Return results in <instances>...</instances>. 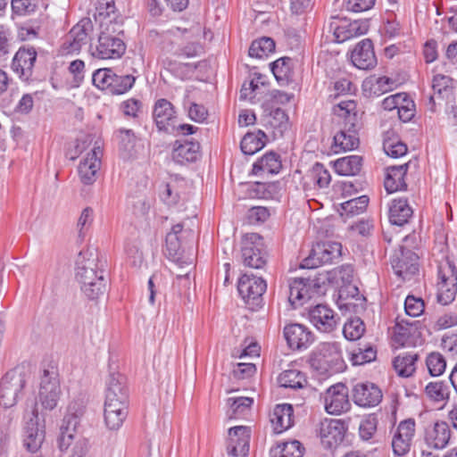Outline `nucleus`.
<instances>
[{"instance_id":"obj_8","label":"nucleus","mask_w":457,"mask_h":457,"mask_svg":"<svg viewBox=\"0 0 457 457\" xmlns=\"http://www.w3.org/2000/svg\"><path fill=\"white\" fill-rule=\"evenodd\" d=\"M45 425L39 424L37 403L34 405L30 417L26 421L24 432V446L31 453L37 452L45 440Z\"/></svg>"},{"instance_id":"obj_60","label":"nucleus","mask_w":457,"mask_h":457,"mask_svg":"<svg viewBox=\"0 0 457 457\" xmlns=\"http://www.w3.org/2000/svg\"><path fill=\"white\" fill-rule=\"evenodd\" d=\"M349 23L346 21H340V23L337 21H332L330 23V29L333 30L334 36L337 42H345L353 37V33L350 32Z\"/></svg>"},{"instance_id":"obj_50","label":"nucleus","mask_w":457,"mask_h":457,"mask_svg":"<svg viewBox=\"0 0 457 457\" xmlns=\"http://www.w3.org/2000/svg\"><path fill=\"white\" fill-rule=\"evenodd\" d=\"M377 352L372 346L357 347L351 353L353 365H362L376 359Z\"/></svg>"},{"instance_id":"obj_25","label":"nucleus","mask_w":457,"mask_h":457,"mask_svg":"<svg viewBox=\"0 0 457 457\" xmlns=\"http://www.w3.org/2000/svg\"><path fill=\"white\" fill-rule=\"evenodd\" d=\"M266 282L259 277L244 274L238 281V293L246 301L258 300L266 291Z\"/></svg>"},{"instance_id":"obj_27","label":"nucleus","mask_w":457,"mask_h":457,"mask_svg":"<svg viewBox=\"0 0 457 457\" xmlns=\"http://www.w3.org/2000/svg\"><path fill=\"white\" fill-rule=\"evenodd\" d=\"M358 128V125H344L334 136L333 147L336 153L352 151L358 147L360 143Z\"/></svg>"},{"instance_id":"obj_22","label":"nucleus","mask_w":457,"mask_h":457,"mask_svg":"<svg viewBox=\"0 0 457 457\" xmlns=\"http://www.w3.org/2000/svg\"><path fill=\"white\" fill-rule=\"evenodd\" d=\"M320 437L326 448L337 446L344 439V426L338 420H324L320 425Z\"/></svg>"},{"instance_id":"obj_59","label":"nucleus","mask_w":457,"mask_h":457,"mask_svg":"<svg viewBox=\"0 0 457 457\" xmlns=\"http://www.w3.org/2000/svg\"><path fill=\"white\" fill-rule=\"evenodd\" d=\"M427 395L435 401H443L448 398V386L443 382H431L426 386Z\"/></svg>"},{"instance_id":"obj_35","label":"nucleus","mask_w":457,"mask_h":457,"mask_svg":"<svg viewBox=\"0 0 457 457\" xmlns=\"http://www.w3.org/2000/svg\"><path fill=\"white\" fill-rule=\"evenodd\" d=\"M362 166V158L359 155H349L337 159L334 163L337 173L342 176L357 175Z\"/></svg>"},{"instance_id":"obj_58","label":"nucleus","mask_w":457,"mask_h":457,"mask_svg":"<svg viewBox=\"0 0 457 457\" xmlns=\"http://www.w3.org/2000/svg\"><path fill=\"white\" fill-rule=\"evenodd\" d=\"M89 285L81 286L84 295L90 300H96L103 295L106 290V282L104 277L99 278L98 281L88 283Z\"/></svg>"},{"instance_id":"obj_57","label":"nucleus","mask_w":457,"mask_h":457,"mask_svg":"<svg viewBox=\"0 0 457 457\" xmlns=\"http://www.w3.org/2000/svg\"><path fill=\"white\" fill-rule=\"evenodd\" d=\"M426 362L431 376H440L445 370L446 361L438 353H430L428 356Z\"/></svg>"},{"instance_id":"obj_64","label":"nucleus","mask_w":457,"mask_h":457,"mask_svg":"<svg viewBox=\"0 0 457 457\" xmlns=\"http://www.w3.org/2000/svg\"><path fill=\"white\" fill-rule=\"evenodd\" d=\"M141 109L142 103L135 98L128 99L120 104V110L128 117L137 118Z\"/></svg>"},{"instance_id":"obj_14","label":"nucleus","mask_w":457,"mask_h":457,"mask_svg":"<svg viewBox=\"0 0 457 457\" xmlns=\"http://www.w3.org/2000/svg\"><path fill=\"white\" fill-rule=\"evenodd\" d=\"M37 60V52L34 47H21L15 54L12 68L19 77L27 81L33 73V68Z\"/></svg>"},{"instance_id":"obj_33","label":"nucleus","mask_w":457,"mask_h":457,"mask_svg":"<svg viewBox=\"0 0 457 457\" xmlns=\"http://www.w3.org/2000/svg\"><path fill=\"white\" fill-rule=\"evenodd\" d=\"M178 144V142H176ZM200 156V145L198 142L185 141L184 143L176 145L172 158L180 163L185 162H195Z\"/></svg>"},{"instance_id":"obj_13","label":"nucleus","mask_w":457,"mask_h":457,"mask_svg":"<svg viewBox=\"0 0 457 457\" xmlns=\"http://www.w3.org/2000/svg\"><path fill=\"white\" fill-rule=\"evenodd\" d=\"M91 29L92 23L89 19L82 20L73 26L62 44L63 51L67 54L79 52L87 43L88 32Z\"/></svg>"},{"instance_id":"obj_45","label":"nucleus","mask_w":457,"mask_h":457,"mask_svg":"<svg viewBox=\"0 0 457 457\" xmlns=\"http://www.w3.org/2000/svg\"><path fill=\"white\" fill-rule=\"evenodd\" d=\"M166 254L174 262H180V261L186 259L179 237L174 234L166 236Z\"/></svg>"},{"instance_id":"obj_39","label":"nucleus","mask_w":457,"mask_h":457,"mask_svg":"<svg viewBox=\"0 0 457 457\" xmlns=\"http://www.w3.org/2000/svg\"><path fill=\"white\" fill-rule=\"evenodd\" d=\"M278 381L280 386L293 389L303 388L308 385L305 375L295 369L284 370L278 376Z\"/></svg>"},{"instance_id":"obj_47","label":"nucleus","mask_w":457,"mask_h":457,"mask_svg":"<svg viewBox=\"0 0 457 457\" xmlns=\"http://www.w3.org/2000/svg\"><path fill=\"white\" fill-rule=\"evenodd\" d=\"M76 428L77 427L75 420L68 421V424H64V422H62L61 427V434L58 437V446L62 452L67 451L72 444Z\"/></svg>"},{"instance_id":"obj_55","label":"nucleus","mask_w":457,"mask_h":457,"mask_svg":"<svg viewBox=\"0 0 457 457\" xmlns=\"http://www.w3.org/2000/svg\"><path fill=\"white\" fill-rule=\"evenodd\" d=\"M291 59L283 57L276 60L272 63L271 71L278 81H285L288 79L291 74Z\"/></svg>"},{"instance_id":"obj_30","label":"nucleus","mask_w":457,"mask_h":457,"mask_svg":"<svg viewBox=\"0 0 457 457\" xmlns=\"http://www.w3.org/2000/svg\"><path fill=\"white\" fill-rule=\"evenodd\" d=\"M292 415L293 408L290 404L277 405L270 414V422L274 432L279 434L289 428L293 424Z\"/></svg>"},{"instance_id":"obj_3","label":"nucleus","mask_w":457,"mask_h":457,"mask_svg":"<svg viewBox=\"0 0 457 457\" xmlns=\"http://www.w3.org/2000/svg\"><path fill=\"white\" fill-rule=\"evenodd\" d=\"M342 245L340 243L327 241L313 245L310 254L302 264L303 269H315L320 265L332 263L339 260Z\"/></svg>"},{"instance_id":"obj_17","label":"nucleus","mask_w":457,"mask_h":457,"mask_svg":"<svg viewBox=\"0 0 457 457\" xmlns=\"http://www.w3.org/2000/svg\"><path fill=\"white\" fill-rule=\"evenodd\" d=\"M261 237L258 234L252 233L246 236V240L242 247V256L245 266L253 269H261L266 263L265 253L255 245Z\"/></svg>"},{"instance_id":"obj_63","label":"nucleus","mask_w":457,"mask_h":457,"mask_svg":"<svg viewBox=\"0 0 457 457\" xmlns=\"http://www.w3.org/2000/svg\"><path fill=\"white\" fill-rule=\"evenodd\" d=\"M310 365L312 369L318 370L321 374L333 373L330 363L327 362L326 358L323 357L319 350L311 356Z\"/></svg>"},{"instance_id":"obj_28","label":"nucleus","mask_w":457,"mask_h":457,"mask_svg":"<svg viewBox=\"0 0 457 457\" xmlns=\"http://www.w3.org/2000/svg\"><path fill=\"white\" fill-rule=\"evenodd\" d=\"M129 403H104V418L106 427L111 430H118L127 419Z\"/></svg>"},{"instance_id":"obj_20","label":"nucleus","mask_w":457,"mask_h":457,"mask_svg":"<svg viewBox=\"0 0 457 457\" xmlns=\"http://www.w3.org/2000/svg\"><path fill=\"white\" fill-rule=\"evenodd\" d=\"M284 337L291 349L307 348L313 342L312 333L303 325L297 323L286 326Z\"/></svg>"},{"instance_id":"obj_38","label":"nucleus","mask_w":457,"mask_h":457,"mask_svg":"<svg viewBox=\"0 0 457 457\" xmlns=\"http://www.w3.org/2000/svg\"><path fill=\"white\" fill-rule=\"evenodd\" d=\"M417 360L418 354L416 353H406L399 354L394 359L393 366L399 376L408 378L415 371Z\"/></svg>"},{"instance_id":"obj_41","label":"nucleus","mask_w":457,"mask_h":457,"mask_svg":"<svg viewBox=\"0 0 457 457\" xmlns=\"http://www.w3.org/2000/svg\"><path fill=\"white\" fill-rule=\"evenodd\" d=\"M333 111L336 115L345 120L344 125H358L357 104L353 100L341 101Z\"/></svg>"},{"instance_id":"obj_52","label":"nucleus","mask_w":457,"mask_h":457,"mask_svg":"<svg viewBox=\"0 0 457 457\" xmlns=\"http://www.w3.org/2000/svg\"><path fill=\"white\" fill-rule=\"evenodd\" d=\"M86 401L84 398H79L72 401L67 409V414L63 419L64 424H68V421L71 420H76V427L79 425V419L83 416L86 411Z\"/></svg>"},{"instance_id":"obj_7","label":"nucleus","mask_w":457,"mask_h":457,"mask_svg":"<svg viewBox=\"0 0 457 457\" xmlns=\"http://www.w3.org/2000/svg\"><path fill=\"white\" fill-rule=\"evenodd\" d=\"M418 255L401 246L391 257V265L395 273L403 280L411 279L419 271Z\"/></svg>"},{"instance_id":"obj_5","label":"nucleus","mask_w":457,"mask_h":457,"mask_svg":"<svg viewBox=\"0 0 457 457\" xmlns=\"http://www.w3.org/2000/svg\"><path fill=\"white\" fill-rule=\"evenodd\" d=\"M62 391L58 376L54 371L45 370L41 377L37 400L42 408L54 410L58 403Z\"/></svg>"},{"instance_id":"obj_54","label":"nucleus","mask_w":457,"mask_h":457,"mask_svg":"<svg viewBox=\"0 0 457 457\" xmlns=\"http://www.w3.org/2000/svg\"><path fill=\"white\" fill-rule=\"evenodd\" d=\"M310 176L313 182L320 188L328 187L331 177L328 170L321 163H315L310 170Z\"/></svg>"},{"instance_id":"obj_34","label":"nucleus","mask_w":457,"mask_h":457,"mask_svg":"<svg viewBox=\"0 0 457 457\" xmlns=\"http://www.w3.org/2000/svg\"><path fill=\"white\" fill-rule=\"evenodd\" d=\"M319 351L321 353L323 357L326 358L327 362L330 363L332 372H339L343 370L345 363L338 343H324L320 345Z\"/></svg>"},{"instance_id":"obj_61","label":"nucleus","mask_w":457,"mask_h":457,"mask_svg":"<svg viewBox=\"0 0 457 457\" xmlns=\"http://www.w3.org/2000/svg\"><path fill=\"white\" fill-rule=\"evenodd\" d=\"M424 302L421 298L408 295L404 302L406 314L411 317H419L424 312Z\"/></svg>"},{"instance_id":"obj_62","label":"nucleus","mask_w":457,"mask_h":457,"mask_svg":"<svg viewBox=\"0 0 457 457\" xmlns=\"http://www.w3.org/2000/svg\"><path fill=\"white\" fill-rule=\"evenodd\" d=\"M11 5L12 12L18 15L31 13L37 8L35 0H12Z\"/></svg>"},{"instance_id":"obj_12","label":"nucleus","mask_w":457,"mask_h":457,"mask_svg":"<svg viewBox=\"0 0 457 457\" xmlns=\"http://www.w3.org/2000/svg\"><path fill=\"white\" fill-rule=\"evenodd\" d=\"M251 431L248 427L237 426L229 428L228 453L233 457H247Z\"/></svg>"},{"instance_id":"obj_31","label":"nucleus","mask_w":457,"mask_h":457,"mask_svg":"<svg viewBox=\"0 0 457 457\" xmlns=\"http://www.w3.org/2000/svg\"><path fill=\"white\" fill-rule=\"evenodd\" d=\"M407 163L387 168V173L384 182L387 193L391 194L406 187L404 176L407 172Z\"/></svg>"},{"instance_id":"obj_26","label":"nucleus","mask_w":457,"mask_h":457,"mask_svg":"<svg viewBox=\"0 0 457 457\" xmlns=\"http://www.w3.org/2000/svg\"><path fill=\"white\" fill-rule=\"evenodd\" d=\"M313 281L310 278H296L289 280L288 302L294 308L302 306L311 298V287Z\"/></svg>"},{"instance_id":"obj_21","label":"nucleus","mask_w":457,"mask_h":457,"mask_svg":"<svg viewBox=\"0 0 457 457\" xmlns=\"http://www.w3.org/2000/svg\"><path fill=\"white\" fill-rule=\"evenodd\" d=\"M353 402L361 407H372L382 399L381 390L372 383H359L353 388Z\"/></svg>"},{"instance_id":"obj_19","label":"nucleus","mask_w":457,"mask_h":457,"mask_svg":"<svg viewBox=\"0 0 457 457\" xmlns=\"http://www.w3.org/2000/svg\"><path fill=\"white\" fill-rule=\"evenodd\" d=\"M451 435L452 431L447 422L436 421L426 428L424 440L431 448L444 449L449 444Z\"/></svg>"},{"instance_id":"obj_43","label":"nucleus","mask_w":457,"mask_h":457,"mask_svg":"<svg viewBox=\"0 0 457 457\" xmlns=\"http://www.w3.org/2000/svg\"><path fill=\"white\" fill-rule=\"evenodd\" d=\"M452 84L453 79L450 77L440 74L436 75L432 84L434 95L430 96V99L433 100L436 95L442 98L451 96L453 95Z\"/></svg>"},{"instance_id":"obj_16","label":"nucleus","mask_w":457,"mask_h":457,"mask_svg":"<svg viewBox=\"0 0 457 457\" xmlns=\"http://www.w3.org/2000/svg\"><path fill=\"white\" fill-rule=\"evenodd\" d=\"M153 117L159 130L169 132L175 129L176 111L173 104L167 99H158L154 106Z\"/></svg>"},{"instance_id":"obj_42","label":"nucleus","mask_w":457,"mask_h":457,"mask_svg":"<svg viewBox=\"0 0 457 457\" xmlns=\"http://www.w3.org/2000/svg\"><path fill=\"white\" fill-rule=\"evenodd\" d=\"M253 403V399L251 397H229L228 399V404L229 410L228 411V416L229 419H237L245 416Z\"/></svg>"},{"instance_id":"obj_29","label":"nucleus","mask_w":457,"mask_h":457,"mask_svg":"<svg viewBox=\"0 0 457 457\" xmlns=\"http://www.w3.org/2000/svg\"><path fill=\"white\" fill-rule=\"evenodd\" d=\"M183 32H187L184 29ZM182 31L179 28L171 29L167 32L166 37L162 43V49L166 52L173 53L175 55L193 57L197 54V46L195 44H188L183 48H175L174 40H176Z\"/></svg>"},{"instance_id":"obj_44","label":"nucleus","mask_w":457,"mask_h":457,"mask_svg":"<svg viewBox=\"0 0 457 457\" xmlns=\"http://www.w3.org/2000/svg\"><path fill=\"white\" fill-rule=\"evenodd\" d=\"M275 49V42L270 37H262L254 40L249 48V55L255 58L268 56Z\"/></svg>"},{"instance_id":"obj_10","label":"nucleus","mask_w":457,"mask_h":457,"mask_svg":"<svg viewBox=\"0 0 457 457\" xmlns=\"http://www.w3.org/2000/svg\"><path fill=\"white\" fill-rule=\"evenodd\" d=\"M382 106L387 111H397L400 120L410 121L415 115L416 108L412 99L406 93H397L386 97Z\"/></svg>"},{"instance_id":"obj_11","label":"nucleus","mask_w":457,"mask_h":457,"mask_svg":"<svg viewBox=\"0 0 457 457\" xmlns=\"http://www.w3.org/2000/svg\"><path fill=\"white\" fill-rule=\"evenodd\" d=\"M309 319L318 330L329 333L338 325L339 317L326 304H317L309 312Z\"/></svg>"},{"instance_id":"obj_51","label":"nucleus","mask_w":457,"mask_h":457,"mask_svg":"<svg viewBox=\"0 0 457 457\" xmlns=\"http://www.w3.org/2000/svg\"><path fill=\"white\" fill-rule=\"evenodd\" d=\"M288 117L286 112L280 108L272 110L269 114L264 117L265 125H269L273 129L282 130L287 128Z\"/></svg>"},{"instance_id":"obj_32","label":"nucleus","mask_w":457,"mask_h":457,"mask_svg":"<svg viewBox=\"0 0 457 457\" xmlns=\"http://www.w3.org/2000/svg\"><path fill=\"white\" fill-rule=\"evenodd\" d=\"M413 211L404 198L395 199L389 208V220L392 224L403 226L412 216Z\"/></svg>"},{"instance_id":"obj_46","label":"nucleus","mask_w":457,"mask_h":457,"mask_svg":"<svg viewBox=\"0 0 457 457\" xmlns=\"http://www.w3.org/2000/svg\"><path fill=\"white\" fill-rule=\"evenodd\" d=\"M365 332V325L363 321L354 317L350 319L344 326L343 333L346 339L354 341L360 339Z\"/></svg>"},{"instance_id":"obj_40","label":"nucleus","mask_w":457,"mask_h":457,"mask_svg":"<svg viewBox=\"0 0 457 457\" xmlns=\"http://www.w3.org/2000/svg\"><path fill=\"white\" fill-rule=\"evenodd\" d=\"M266 135L263 131L247 133L241 140L240 147L245 154L252 155L262 149L265 145Z\"/></svg>"},{"instance_id":"obj_23","label":"nucleus","mask_w":457,"mask_h":457,"mask_svg":"<svg viewBox=\"0 0 457 457\" xmlns=\"http://www.w3.org/2000/svg\"><path fill=\"white\" fill-rule=\"evenodd\" d=\"M104 403H129L126 378L120 373L111 374L106 381Z\"/></svg>"},{"instance_id":"obj_18","label":"nucleus","mask_w":457,"mask_h":457,"mask_svg":"<svg viewBox=\"0 0 457 457\" xmlns=\"http://www.w3.org/2000/svg\"><path fill=\"white\" fill-rule=\"evenodd\" d=\"M415 433V421L406 420L398 425L392 440V447L396 455L402 456L410 451L411 440Z\"/></svg>"},{"instance_id":"obj_1","label":"nucleus","mask_w":457,"mask_h":457,"mask_svg":"<svg viewBox=\"0 0 457 457\" xmlns=\"http://www.w3.org/2000/svg\"><path fill=\"white\" fill-rule=\"evenodd\" d=\"M26 385L24 368L16 367L7 371L0 380V405L14 406Z\"/></svg>"},{"instance_id":"obj_4","label":"nucleus","mask_w":457,"mask_h":457,"mask_svg":"<svg viewBox=\"0 0 457 457\" xmlns=\"http://www.w3.org/2000/svg\"><path fill=\"white\" fill-rule=\"evenodd\" d=\"M104 278V271L98 268L97 254L92 249L81 251L77 260L76 278L80 284L89 285Z\"/></svg>"},{"instance_id":"obj_48","label":"nucleus","mask_w":457,"mask_h":457,"mask_svg":"<svg viewBox=\"0 0 457 457\" xmlns=\"http://www.w3.org/2000/svg\"><path fill=\"white\" fill-rule=\"evenodd\" d=\"M369 204V197L361 195L346 201L341 204V215H355L365 211Z\"/></svg>"},{"instance_id":"obj_49","label":"nucleus","mask_w":457,"mask_h":457,"mask_svg":"<svg viewBox=\"0 0 457 457\" xmlns=\"http://www.w3.org/2000/svg\"><path fill=\"white\" fill-rule=\"evenodd\" d=\"M304 448L299 441L294 440L278 445L272 450L274 454L279 453V457H302Z\"/></svg>"},{"instance_id":"obj_37","label":"nucleus","mask_w":457,"mask_h":457,"mask_svg":"<svg viewBox=\"0 0 457 457\" xmlns=\"http://www.w3.org/2000/svg\"><path fill=\"white\" fill-rule=\"evenodd\" d=\"M385 153L393 158H399L406 154L407 145L403 143L394 131H386L383 138Z\"/></svg>"},{"instance_id":"obj_2","label":"nucleus","mask_w":457,"mask_h":457,"mask_svg":"<svg viewBox=\"0 0 457 457\" xmlns=\"http://www.w3.org/2000/svg\"><path fill=\"white\" fill-rule=\"evenodd\" d=\"M437 300L446 305L457 294V270L453 262L445 261L438 266Z\"/></svg>"},{"instance_id":"obj_53","label":"nucleus","mask_w":457,"mask_h":457,"mask_svg":"<svg viewBox=\"0 0 457 457\" xmlns=\"http://www.w3.org/2000/svg\"><path fill=\"white\" fill-rule=\"evenodd\" d=\"M114 72L111 69H99L93 73V84L102 89H110L113 81Z\"/></svg>"},{"instance_id":"obj_9","label":"nucleus","mask_w":457,"mask_h":457,"mask_svg":"<svg viewBox=\"0 0 457 457\" xmlns=\"http://www.w3.org/2000/svg\"><path fill=\"white\" fill-rule=\"evenodd\" d=\"M324 406L326 411L332 415H339L347 411L351 403L346 386L338 383L328 388L324 395Z\"/></svg>"},{"instance_id":"obj_24","label":"nucleus","mask_w":457,"mask_h":457,"mask_svg":"<svg viewBox=\"0 0 457 457\" xmlns=\"http://www.w3.org/2000/svg\"><path fill=\"white\" fill-rule=\"evenodd\" d=\"M353 64L360 70H369L377 63L371 40L363 39L359 42L351 54Z\"/></svg>"},{"instance_id":"obj_6","label":"nucleus","mask_w":457,"mask_h":457,"mask_svg":"<svg viewBox=\"0 0 457 457\" xmlns=\"http://www.w3.org/2000/svg\"><path fill=\"white\" fill-rule=\"evenodd\" d=\"M91 54L98 59H118L123 55L126 46L122 39L106 32L99 35L97 44L90 46Z\"/></svg>"},{"instance_id":"obj_36","label":"nucleus","mask_w":457,"mask_h":457,"mask_svg":"<svg viewBox=\"0 0 457 457\" xmlns=\"http://www.w3.org/2000/svg\"><path fill=\"white\" fill-rule=\"evenodd\" d=\"M281 166L279 156L274 152H270L253 163V172L255 175L262 172L276 174L279 171Z\"/></svg>"},{"instance_id":"obj_15","label":"nucleus","mask_w":457,"mask_h":457,"mask_svg":"<svg viewBox=\"0 0 457 457\" xmlns=\"http://www.w3.org/2000/svg\"><path fill=\"white\" fill-rule=\"evenodd\" d=\"M102 149L95 145L79 165L80 180L85 185H91L96 179V174L101 166Z\"/></svg>"},{"instance_id":"obj_56","label":"nucleus","mask_w":457,"mask_h":457,"mask_svg":"<svg viewBox=\"0 0 457 457\" xmlns=\"http://www.w3.org/2000/svg\"><path fill=\"white\" fill-rule=\"evenodd\" d=\"M135 79L131 75L118 76L114 73L110 91L117 95L124 94L133 87Z\"/></svg>"}]
</instances>
